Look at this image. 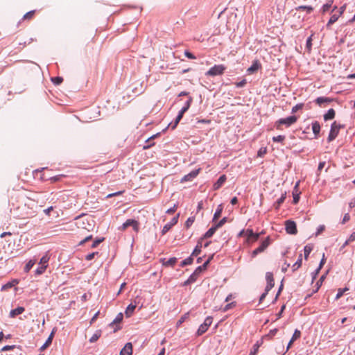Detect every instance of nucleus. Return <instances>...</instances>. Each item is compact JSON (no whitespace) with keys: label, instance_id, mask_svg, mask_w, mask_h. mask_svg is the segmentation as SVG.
<instances>
[{"label":"nucleus","instance_id":"63","mask_svg":"<svg viewBox=\"0 0 355 355\" xmlns=\"http://www.w3.org/2000/svg\"><path fill=\"white\" fill-rule=\"evenodd\" d=\"M184 55L189 59H195L196 56L189 51H184Z\"/></svg>","mask_w":355,"mask_h":355},{"label":"nucleus","instance_id":"12","mask_svg":"<svg viewBox=\"0 0 355 355\" xmlns=\"http://www.w3.org/2000/svg\"><path fill=\"white\" fill-rule=\"evenodd\" d=\"M132 345L131 343H127L120 352V355H132Z\"/></svg>","mask_w":355,"mask_h":355},{"label":"nucleus","instance_id":"8","mask_svg":"<svg viewBox=\"0 0 355 355\" xmlns=\"http://www.w3.org/2000/svg\"><path fill=\"white\" fill-rule=\"evenodd\" d=\"M179 216H180V214H178L175 216H174L171 220V221L169 223H168L163 227V229L162 230V235H164L165 234H166L172 228L173 226H174L175 225H176L178 223Z\"/></svg>","mask_w":355,"mask_h":355},{"label":"nucleus","instance_id":"25","mask_svg":"<svg viewBox=\"0 0 355 355\" xmlns=\"http://www.w3.org/2000/svg\"><path fill=\"white\" fill-rule=\"evenodd\" d=\"M286 198V192L282 193V196L274 203V207L275 209H278L281 205L284 202Z\"/></svg>","mask_w":355,"mask_h":355},{"label":"nucleus","instance_id":"44","mask_svg":"<svg viewBox=\"0 0 355 355\" xmlns=\"http://www.w3.org/2000/svg\"><path fill=\"white\" fill-rule=\"evenodd\" d=\"M46 268H47V266H39L35 271V275H40L43 274L45 272Z\"/></svg>","mask_w":355,"mask_h":355},{"label":"nucleus","instance_id":"42","mask_svg":"<svg viewBox=\"0 0 355 355\" xmlns=\"http://www.w3.org/2000/svg\"><path fill=\"white\" fill-rule=\"evenodd\" d=\"M16 348L18 349L19 351H21V347L19 346H17V345H6L1 348V352L10 351V350H12Z\"/></svg>","mask_w":355,"mask_h":355},{"label":"nucleus","instance_id":"14","mask_svg":"<svg viewBox=\"0 0 355 355\" xmlns=\"http://www.w3.org/2000/svg\"><path fill=\"white\" fill-rule=\"evenodd\" d=\"M343 14V11H338V12L332 15L327 24V27L329 28L330 26L334 24L340 17V16Z\"/></svg>","mask_w":355,"mask_h":355},{"label":"nucleus","instance_id":"55","mask_svg":"<svg viewBox=\"0 0 355 355\" xmlns=\"http://www.w3.org/2000/svg\"><path fill=\"white\" fill-rule=\"evenodd\" d=\"M93 239V236L92 235H89L87 236H86L84 239H83L82 241H80L79 242V245H84L85 243L88 242L89 241L92 240Z\"/></svg>","mask_w":355,"mask_h":355},{"label":"nucleus","instance_id":"47","mask_svg":"<svg viewBox=\"0 0 355 355\" xmlns=\"http://www.w3.org/2000/svg\"><path fill=\"white\" fill-rule=\"evenodd\" d=\"M51 81L53 82V83L54 85H59L62 83L63 78L60 76H55V77L51 78Z\"/></svg>","mask_w":355,"mask_h":355},{"label":"nucleus","instance_id":"40","mask_svg":"<svg viewBox=\"0 0 355 355\" xmlns=\"http://www.w3.org/2000/svg\"><path fill=\"white\" fill-rule=\"evenodd\" d=\"M326 275H327V273L322 275L320 277V278L319 279V280L316 282V288L314 291L315 293L317 292L319 290V288H320V286H322L323 281L326 278Z\"/></svg>","mask_w":355,"mask_h":355},{"label":"nucleus","instance_id":"46","mask_svg":"<svg viewBox=\"0 0 355 355\" xmlns=\"http://www.w3.org/2000/svg\"><path fill=\"white\" fill-rule=\"evenodd\" d=\"M194 220H195L194 216L189 217L185 222V224H184L185 227L187 229L189 228L193 225Z\"/></svg>","mask_w":355,"mask_h":355},{"label":"nucleus","instance_id":"17","mask_svg":"<svg viewBox=\"0 0 355 355\" xmlns=\"http://www.w3.org/2000/svg\"><path fill=\"white\" fill-rule=\"evenodd\" d=\"M261 65L258 60H254L252 65L248 69V72L250 74L256 72L259 68H261Z\"/></svg>","mask_w":355,"mask_h":355},{"label":"nucleus","instance_id":"15","mask_svg":"<svg viewBox=\"0 0 355 355\" xmlns=\"http://www.w3.org/2000/svg\"><path fill=\"white\" fill-rule=\"evenodd\" d=\"M246 236L248 239L252 241H256L259 238V234L254 233L252 229H248L246 230Z\"/></svg>","mask_w":355,"mask_h":355},{"label":"nucleus","instance_id":"9","mask_svg":"<svg viewBox=\"0 0 355 355\" xmlns=\"http://www.w3.org/2000/svg\"><path fill=\"white\" fill-rule=\"evenodd\" d=\"M266 279L267 282V285L265 289H266V292H269L275 285L273 274L271 272H267L266 274Z\"/></svg>","mask_w":355,"mask_h":355},{"label":"nucleus","instance_id":"10","mask_svg":"<svg viewBox=\"0 0 355 355\" xmlns=\"http://www.w3.org/2000/svg\"><path fill=\"white\" fill-rule=\"evenodd\" d=\"M200 171V168L193 170L181 179V182L192 181L199 174Z\"/></svg>","mask_w":355,"mask_h":355},{"label":"nucleus","instance_id":"54","mask_svg":"<svg viewBox=\"0 0 355 355\" xmlns=\"http://www.w3.org/2000/svg\"><path fill=\"white\" fill-rule=\"evenodd\" d=\"M267 153V149L266 147H262L259 148V150L257 152V156L258 157H263L264 155H266Z\"/></svg>","mask_w":355,"mask_h":355},{"label":"nucleus","instance_id":"27","mask_svg":"<svg viewBox=\"0 0 355 355\" xmlns=\"http://www.w3.org/2000/svg\"><path fill=\"white\" fill-rule=\"evenodd\" d=\"M54 329L51 331V334L49 335V338H47V340H46V342L44 343V344L40 348V350L42 351L44 350L45 348H46L48 346H49L51 343H52V340H53V336H54Z\"/></svg>","mask_w":355,"mask_h":355},{"label":"nucleus","instance_id":"56","mask_svg":"<svg viewBox=\"0 0 355 355\" xmlns=\"http://www.w3.org/2000/svg\"><path fill=\"white\" fill-rule=\"evenodd\" d=\"M324 230H325V226L324 225H319L317 229V231L315 232V236H318V235H320L322 232H324Z\"/></svg>","mask_w":355,"mask_h":355},{"label":"nucleus","instance_id":"52","mask_svg":"<svg viewBox=\"0 0 355 355\" xmlns=\"http://www.w3.org/2000/svg\"><path fill=\"white\" fill-rule=\"evenodd\" d=\"M272 139V141H274V142L282 143L284 141V140L285 139V136L284 135H278L276 137H273Z\"/></svg>","mask_w":355,"mask_h":355},{"label":"nucleus","instance_id":"41","mask_svg":"<svg viewBox=\"0 0 355 355\" xmlns=\"http://www.w3.org/2000/svg\"><path fill=\"white\" fill-rule=\"evenodd\" d=\"M302 254H300V256H299L298 259L297 260V261L293 265V270H295L298 269L301 266L302 261Z\"/></svg>","mask_w":355,"mask_h":355},{"label":"nucleus","instance_id":"49","mask_svg":"<svg viewBox=\"0 0 355 355\" xmlns=\"http://www.w3.org/2000/svg\"><path fill=\"white\" fill-rule=\"evenodd\" d=\"M304 107V103H298L293 107L291 112L293 114L296 113L298 110H302Z\"/></svg>","mask_w":355,"mask_h":355},{"label":"nucleus","instance_id":"38","mask_svg":"<svg viewBox=\"0 0 355 355\" xmlns=\"http://www.w3.org/2000/svg\"><path fill=\"white\" fill-rule=\"evenodd\" d=\"M261 343H259V341H257L254 345L252 349H251L249 355H257V353L259 350V348L260 347Z\"/></svg>","mask_w":355,"mask_h":355},{"label":"nucleus","instance_id":"23","mask_svg":"<svg viewBox=\"0 0 355 355\" xmlns=\"http://www.w3.org/2000/svg\"><path fill=\"white\" fill-rule=\"evenodd\" d=\"M336 112L333 108L329 109L324 114V120L329 121L331 120L335 117Z\"/></svg>","mask_w":355,"mask_h":355},{"label":"nucleus","instance_id":"21","mask_svg":"<svg viewBox=\"0 0 355 355\" xmlns=\"http://www.w3.org/2000/svg\"><path fill=\"white\" fill-rule=\"evenodd\" d=\"M25 311L23 306H18L16 309H12L10 312V317L15 318L18 315L21 314Z\"/></svg>","mask_w":355,"mask_h":355},{"label":"nucleus","instance_id":"1","mask_svg":"<svg viewBox=\"0 0 355 355\" xmlns=\"http://www.w3.org/2000/svg\"><path fill=\"white\" fill-rule=\"evenodd\" d=\"M297 120V116L295 115L289 116L286 118H282L275 122V127L278 130H281V125H284L286 127H290L294 124Z\"/></svg>","mask_w":355,"mask_h":355},{"label":"nucleus","instance_id":"22","mask_svg":"<svg viewBox=\"0 0 355 355\" xmlns=\"http://www.w3.org/2000/svg\"><path fill=\"white\" fill-rule=\"evenodd\" d=\"M223 210V206L222 204H220L216 208V211L214 214L213 218H212V222L216 221L220 217Z\"/></svg>","mask_w":355,"mask_h":355},{"label":"nucleus","instance_id":"60","mask_svg":"<svg viewBox=\"0 0 355 355\" xmlns=\"http://www.w3.org/2000/svg\"><path fill=\"white\" fill-rule=\"evenodd\" d=\"M312 46L311 36L309 37L306 40V47L307 49L311 50Z\"/></svg>","mask_w":355,"mask_h":355},{"label":"nucleus","instance_id":"13","mask_svg":"<svg viewBox=\"0 0 355 355\" xmlns=\"http://www.w3.org/2000/svg\"><path fill=\"white\" fill-rule=\"evenodd\" d=\"M301 336V331L298 329H295L291 339L290 340L289 343H288L286 351H288L292 346L294 341H295L297 339L300 338Z\"/></svg>","mask_w":355,"mask_h":355},{"label":"nucleus","instance_id":"26","mask_svg":"<svg viewBox=\"0 0 355 355\" xmlns=\"http://www.w3.org/2000/svg\"><path fill=\"white\" fill-rule=\"evenodd\" d=\"M201 248H202V240L200 239L198 241L196 248L193 250L191 253V257H197L199 254L201 252Z\"/></svg>","mask_w":355,"mask_h":355},{"label":"nucleus","instance_id":"62","mask_svg":"<svg viewBox=\"0 0 355 355\" xmlns=\"http://www.w3.org/2000/svg\"><path fill=\"white\" fill-rule=\"evenodd\" d=\"M325 263H326V258H325L324 254H323L322 257L320 260L319 266H318L319 270H321V268L323 267V266L325 264Z\"/></svg>","mask_w":355,"mask_h":355},{"label":"nucleus","instance_id":"16","mask_svg":"<svg viewBox=\"0 0 355 355\" xmlns=\"http://www.w3.org/2000/svg\"><path fill=\"white\" fill-rule=\"evenodd\" d=\"M312 130L314 134L315 138L318 139L320 132V124L318 121H315L312 123Z\"/></svg>","mask_w":355,"mask_h":355},{"label":"nucleus","instance_id":"4","mask_svg":"<svg viewBox=\"0 0 355 355\" xmlns=\"http://www.w3.org/2000/svg\"><path fill=\"white\" fill-rule=\"evenodd\" d=\"M212 320L213 318L211 316L207 317L204 322L201 324L198 329L196 335L199 336L205 334L207 331L208 328L211 326Z\"/></svg>","mask_w":355,"mask_h":355},{"label":"nucleus","instance_id":"51","mask_svg":"<svg viewBox=\"0 0 355 355\" xmlns=\"http://www.w3.org/2000/svg\"><path fill=\"white\" fill-rule=\"evenodd\" d=\"M278 331V329H271L269 333L268 334H266L264 338H272L273 336H275V334H277V332Z\"/></svg>","mask_w":355,"mask_h":355},{"label":"nucleus","instance_id":"50","mask_svg":"<svg viewBox=\"0 0 355 355\" xmlns=\"http://www.w3.org/2000/svg\"><path fill=\"white\" fill-rule=\"evenodd\" d=\"M227 221V217H223L220 220H219L216 224H215V226L219 229L222 226H223Z\"/></svg>","mask_w":355,"mask_h":355},{"label":"nucleus","instance_id":"32","mask_svg":"<svg viewBox=\"0 0 355 355\" xmlns=\"http://www.w3.org/2000/svg\"><path fill=\"white\" fill-rule=\"evenodd\" d=\"M203 272V270H202V268L200 267H197L196 268V270H194V272L189 276V277H193V278H194V282H196L198 279V277Z\"/></svg>","mask_w":355,"mask_h":355},{"label":"nucleus","instance_id":"7","mask_svg":"<svg viewBox=\"0 0 355 355\" xmlns=\"http://www.w3.org/2000/svg\"><path fill=\"white\" fill-rule=\"evenodd\" d=\"M285 229L288 234L295 235L297 232V225L295 221L288 220L285 222Z\"/></svg>","mask_w":355,"mask_h":355},{"label":"nucleus","instance_id":"19","mask_svg":"<svg viewBox=\"0 0 355 355\" xmlns=\"http://www.w3.org/2000/svg\"><path fill=\"white\" fill-rule=\"evenodd\" d=\"M218 228L214 225H213L211 227H210L203 235V236L201 238V240L211 238L216 232Z\"/></svg>","mask_w":355,"mask_h":355},{"label":"nucleus","instance_id":"28","mask_svg":"<svg viewBox=\"0 0 355 355\" xmlns=\"http://www.w3.org/2000/svg\"><path fill=\"white\" fill-rule=\"evenodd\" d=\"M18 284V281L17 279H14L12 282H8L3 286H2L1 291H6L8 288H10Z\"/></svg>","mask_w":355,"mask_h":355},{"label":"nucleus","instance_id":"3","mask_svg":"<svg viewBox=\"0 0 355 355\" xmlns=\"http://www.w3.org/2000/svg\"><path fill=\"white\" fill-rule=\"evenodd\" d=\"M226 69V67L223 64H215L211 67L205 73L207 76H216L223 74Z\"/></svg>","mask_w":355,"mask_h":355},{"label":"nucleus","instance_id":"59","mask_svg":"<svg viewBox=\"0 0 355 355\" xmlns=\"http://www.w3.org/2000/svg\"><path fill=\"white\" fill-rule=\"evenodd\" d=\"M35 14V10H31V11H29L27 13H26L24 15V19H31L33 15Z\"/></svg>","mask_w":355,"mask_h":355},{"label":"nucleus","instance_id":"5","mask_svg":"<svg viewBox=\"0 0 355 355\" xmlns=\"http://www.w3.org/2000/svg\"><path fill=\"white\" fill-rule=\"evenodd\" d=\"M269 244H270V237L268 236L264 241H263L261 242V243L260 244V245L258 248H257L256 249H254L252 251V257H255L259 253L264 251L268 248Z\"/></svg>","mask_w":355,"mask_h":355},{"label":"nucleus","instance_id":"24","mask_svg":"<svg viewBox=\"0 0 355 355\" xmlns=\"http://www.w3.org/2000/svg\"><path fill=\"white\" fill-rule=\"evenodd\" d=\"M136 304H133L132 303L130 304L126 309H125V316L127 318H130L133 312L135 311V309H136Z\"/></svg>","mask_w":355,"mask_h":355},{"label":"nucleus","instance_id":"57","mask_svg":"<svg viewBox=\"0 0 355 355\" xmlns=\"http://www.w3.org/2000/svg\"><path fill=\"white\" fill-rule=\"evenodd\" d=\"M247 82L245 79H243L242 80L236 83V87L238 88L243 87L246 85Z\"/></svg>","mask_w":355,"mask_h":355},{"label":"nucleus","instance_id":"64","mask_svg":"<svg viewBox=\"0 0 355 355\" xmlns=\"http://www.w3.org/2000/svg\"><path fill=\"white\" fill-rule=\"evenodd\" d=\"M177 205H174V206L170 209H168L167 211H166V213L168 214H173L176 209H177Z\"/></svg>","mask_w":355,"mask_h":355},{"label":"nucleus","instance_id":"53","mask_svg":"<svg viewBox=\"0 0 355 355\" xmlns=\"http://www.w3.org/2000/svg\"><path fill=\"white\" fill-rule=\"evenodd\" d=\"M98 254V252H92V253H89L87 255H86L85 257V259L87 261H91L92 260L96 255Z\"/></svg>","mask_w":355,"mask_h":355},{"label":"nucleus","instance_id":"43","mask_svg":"<svg viewBox=\"0 0 355 355\" xmlns=\"http://www.w3.org/2000/svg\"><path fill=\"white\" fill-rule=\"evenodd\" d=\"M105 240V238L104 237H101V238H96L92 243V244L91 245V248H96L100 243H101L103 241Z\"/></svg>","mask_w":355,"mask_h":355},{"label":"nucleus","instance_id":"36","mask_svg":"<svg viewBox=\"0 0 355 355\" xmlns=\"http://www.w3.org/2000/svg\"><path fill=\"white\" fill-rule=\"evenodd\" d=\"M313 250V247L311 245H305L304 248V259H308L310 253Z\"/></svg>","mask_w":355,"mask_h":355},{"label":"nucleus","instance_id":"37","mask_svg":"<svg viewBox=\"0 0 355 355\" xmlns=\"http://www.w3.org/2000/svg\"><path fill=\"white\" fill-rule=\"evenodd\" d=\"M332 3H333V1L329 0L327 3H326L325 4L323 5V6L322 8V13H325L329 10V9L331 8V7L332 6Z\"/></svg>","mask_w":355,"mask_h":355},{"label":"nucleus","instance_id":"20","mask_svg":"<svg viewBox=\"0 0 355 355\" xmlns=\"http://www.w3.org/2000/svg\"><path fill=\"white\" fill-rule=\"evenodd\" d=\"M332 101V99L329 97L320 96L318 97L315 102L319 106H322L324 103H329Z\"/></svg>","mask_w":355,"mask_h":355},{"label":"nucleus","instance_id":"30","mask_svg":"<svg viewBox=\"0 0 355 355\" xmlns=\"http://www.w3.org/2000/svg\"><path fill=\"white\" fill-rule=\"evenodd\" d=\"M193 257H191V255L187 259H184L182 261H181L180 266V267H184L188 265H191L193 261Z\"/></svg>","mask_w":355,"mask_h":355},{"label":"nucleus","instance_id":"34","mask_svg":"<svg viewBox=\"0 0 355 355\" xmlns=\"http://www.w3.org/2000/svg\"><path fill=\"white\" fill-rule=\"evenodd\" d=\"M50 257L49 256L48 253L46 252L41 259L40 261V264L41 266H48V262L49 261Z\"/></svg>","mask_w":355,"mask_h":355},{"label":"nucleus","instance_id":"58","mask_svg":"<svg viewBox=\"0 0 355 355\" xmlns=\"http://www.w3.org/2000/svg\"><path fill=\"white\" fill-rule=\"evenodd\" d=\"M293 204H295V205L297 204L300 200V194L293 193Z\"/></svg>","mask_w":355,"mask_h":355},{"label":"nucleus","instance_id":"61","mask_svg":"<svg viewBox=\"0 0 355 355\" xmlns=\"http://www.w3.org/2000/svg\"><path fill=\"white\" fill-rule=\"evenodd\" d=\"M194 278H193V277H189L184 283H183V286H188L193 282H194Z\"/></svg>","mask_w":355,"mask_h":355},{"label":"nucleus","instance_id":"33","mask_svg":"<svg viewBox=\"0 0 355 355\" xmlns=\"http://www.w3.org/2000/svg\"><path fill=\"white\" fill-rule=\"evenodd\" d=\"M193 102V98L191 96H189L188 100L185 102L184 105L182 107L181 110H183V112H186L189 109L191 103Z\"/></svg>","mask_w":355,"mask_h":355},{"label":"nucleus","instance_id":"6","mask_svg":"<svg viewBox=\"0 0 355 355\" xmlns=\"http://www.w3.org/2000/svg\"><path fill=\"white\" fill-rule=\"evenodd\" d=\"M128 227H132L133 230L138 232L139 230V223L137 220L135 219H128L120 228L122 230H125Z\"/></svg>","mask_w":355,"mask_h":355},{"label":"nucleus","instance_id":"39","mask_svg":"<svg viewBox=\"0 0 355 355\" xmlns=\"http://www.w3.org/2000/svg\"><path fill=\"white\" fill-rule=\"evenodd\" d=\"M36 261L35 260H30L28 261V263L26 264L24 267V271L28 272L35 264Z\"/></svg>","mask_w":355,"mask_h":355},{"label":"nucleus","instance_id":"11","mask_svg":"<svg viewBox=\"0 0 355 355\" xmlns=\"http://www.w3.org/2000/svg\"><path fill=\"white\" fill-rule=\"evenodd\" d=\"M159 261L165 267H173L177 263L178 259L176 257H171L166 260L165 258H161Z\"/></svg>","mask_w":355,"mask_h":355},{"label":"nucleus","instance_id":"35","mask_svg":"<svg viewBox=\"0 0 355 355\" xmlns=\"http://www.w3.org/2000/svg\"><path fill=\"white\" fill-rule=\"evenodd\" d=\"M296 10H306L308 14H310L313 10V8L311 6H300L296 8Z\"/></svg>","mask_w":355,"mask_h":355},{"label":"nucleus","instance_id":"2","mask_svg":"<svg viewBox=\"0 0 355 355\" xmlns=\"http://www.w3.org/2000/svg\"><path fill=\"white\" fill-rule=\"evenodd\" d=\"M343 128V125L337 123L336 121H334L331 125L330 132L327 138L328 142L334 141L337 137L340 129Z\"/></svg>","mask_w":355,"mask_h":355},{"label":"nucleus","instance_id":"48","mask_svg":"<svg viewBox=\"0 0 355 355\" xmlns=\"http://www.w3.org/2000/svg\"><path fill=\"white\" fill-rule=\"evenodd\" d=\"M180 121L178 120L176 118L175 119V121L173 122H171L170 123L167 128L166 129H164L163 131H165L167 128H171L172 130H174L177 125H178V123H180Z\"/></svg>","mask_w":355,"mask_h":355},{"label":"nucleus","instance_id":"29","mask_svg":"<svg viewBox=\"0 0 355 355\" xmlns=\"http://www.w3.org/2000/svg\"><path fill=\"white\" fill-rule=\"evenodd\" d=\"M123 318V315L122 313H118L114 320L109 324L110 327H113L115 324H119Z\"/></svg>","mask_w":355,"mask_h":355},{"label":"nucleus","instance_id":"18","mask_svg":"<svg viewBox=\"0 0 355 355\" xmlns=\"http://www.w3.org/2000/svg\"><path fill=\"white\" fill-rule=\"evenodd\" d=\"M226 181V176L225 175H222L219 177V178L217 180V181L214 184V189L218 190L219 188L222 187V185L225 183Z\"/></svg>","mask_w":355,"mask_h":355},{"label":"nucleus","instance_id":"45","mask_svg":"<svg viewBox=\"0 0 355 355\" xmlns=\"http://www.w3.org/2000/svg\"><path fill=\"white\" fill-rule=\"evenodd\" d=\"M348 290H349V288L347 287H345L344 288H339L338 290V293H337V294L336 295V300L340 299L343 296L344 293L346 292Z\"/></svg>","mask_w":355,"mask_h":355},{"label":"nucleus","instance_id":"31","mask_svg":"<svg viewBox=\"0 0 355 355\" xmlns=\"http://www.w3.org/2000/svg\"><path fill=\"white\" fill-rule=\"evenodd\" d=\"M101 330H100V329L96 330L95 331V333L93 334V336L90 338L89 342L92 343L96 342L101 337Z\"/></svg>","mask_w":355,"mask_h":355}]
</instances>
